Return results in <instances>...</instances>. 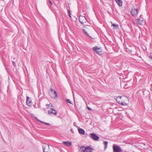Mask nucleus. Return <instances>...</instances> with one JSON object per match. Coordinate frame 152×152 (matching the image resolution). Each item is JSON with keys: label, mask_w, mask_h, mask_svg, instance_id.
Segmentation results:
<instances>
[{"label": "nucleus", "mask_w": 152, "mask_h": 152, "mask_svg": "<svg viewBox=\"0 0 152 152\" xmlns=\"http://www.w3.org/2000/svg\"><path fill=\"white\" fill-rule=\"evenodd\" d=\"M89 136L95 141H96L99 139V137L94 133H91Z\"/></svg>", "instance_id": "f257e3e1"}, {"label": "nucleus", "mask_w": 152, "mask_h": 152, "mask_svg": "<svg viewBox=\"0 0 152 152\" xmlns=\"http://www.w3.org/2000/svg\"><path fill=\"white\" fill-rule=\"evenodd\" d=\"M121 96L117 97L116 99V101L119 104L123 105H126L127 104L124 102L121 101Z\"/></svg>", "instance_id": "f03ea898"}, {"label": "nucleus", "mask_w": 152, "mask_h": 152, "mask_svg": "<svg viewBox=\"0 0 152 152\" xmlns=\"http://www.w3.org/2000/svg\"><path fill=\"white\" fill-rule=\"evenodd\" d=\"M79 20L80 23L82 24H83L84 23H86L87 21L86 18L83 16L80 15Z\"/></svg>", "instance_id": "7ed1b4c3"}, {"label": "nucleus", "mask_w": 152, "mask_h": 152, "mask_svg": "<svg viewBox=\"0 0 152 152\" xmlns=\"http://www.w3.org/2000/svg\"><path fill=\"white\" fill-rule=\"evenodd\" d=\"M138 13V10L134 8H132L131 12L132 15L134 17L136 16Z\"/></svg>", "instance_id": "20e7f679"}, {"label": "nucleus", "mask_w": 152, "mask_h": 152, "mask_svg": "<svg viewBox=\"0 0 152 152\" xmlns=\"http://www.w3.org/2000/svg\"><path fill=\"white\" fill-rule=\"evenodd\" d=\"M113 148L114 152H121V149L118 146L113 145Z\"/></svg>", "instance_id": "39448f33"}, {"label": "nucleus", "mask_w": 152, "mask_h": 152, "mask_svg": "<svg viewBox=\"0 0 152 152\" xmlns=\"http://www.w3.org/2000/svg\"><path fill=\"white\" fill-rule=\"evenodd\" d=\"M49 93L51 97L55 99L57 98L58 96L56 91H54V92H50Z\"/></svg>", "instance_id": "423d86ee"}, {"label": "nucleus", "mask_w": 152, "mask_h": 152, "mask_svg": "<svg viewBox=\"0 0 152 152\" xmlns=\"http://www.w3.org/2000/svg\"><path fill=\"white\" fill-rule=\"evenodd\" d=\"M93 50L98 54H99L101 52V50L100 48L98 47L97 46H95L92 48Z\"/></svg>", "instance_id": "0eeeda50"}, {"label": "nucleus", "mask_w": 152, "mask_h": 152, "mask_svg": "<svg viewBox=\"0 0 152 152\" xmlns=\"http://www.w3.org/2000/svg\"><path fill=\"white\" fill-rule=\"evenodd\" d=\"M48 113L49 114H54L55 115H56L57 114V112L55 110L53 109V108H50V110L48 111Z\"/></svg>", "instance_id": "6e6552de"}, {"label": "nucleus", "mask_w": 152, "mask_h": 152, "mask_svg": "<svg viewBox=\"0 0 152 152\" xmlns=\"http://www.w3.org/2000/svg\"><path fill=\"white\" fill-rule=\"evenodd\" d=\"M26 103L28 106H30L32 104L31 101L30 100L28 96L26 97Z\"/></svg>", "instance_id": "1a4fd4ad"}, {"label": "nucleus", "mask_w": 152, "mask_h": 152, "mask_svg": "<svg viewBox=\"0 0 152 152\" xmlns=\"http://www.w3.org/2000/svg\"><path fill=\"white\" fill-rule=\"evenodd\" d=\"M93 149L89 146H88L86 147L85 149V152H92Z\"/></svg>", "instance_id": "9d476101"}, {"label": "nucleus", "mask_w": 152, "mask_h": 152, "mask_svg": "<svg viewBox=\"0 0 152 152\" xmlns=\"http://www.w3.org/2000/svg\"><path fill=\"white\" fill-rule=\"evenodd\" d=\"M137 23L140 25H142L144 23V21L142 19H137Z\"/></svg>", "instance_id": "9b49d317"}, {"label": "nucleus", "mask_w": 152, "mask_h": 152, "mask_svg": "<svg viewBox=\"0 0 152 152\" xmlns=\"http://www.w3.org/2000/svg\"><path fill=\"white\" fill-rule=\"evenodd\" d=\"M115 1L119 6H122L123 4V2L121 0H115Z\"/></svg>", "instance_id": "f8f14e48"}, {"label": "nucleus", "mask_w": 152, "mask_h": 152, "mask_svg": "<svg viewBox=\"0 0 152 152\" xmlns=\"http://www.w3.org/2000/svg\"><path fill=\"white\" fill-rule=\"evenodd\" d=\"M63 143L67 146H69L72 145L71 142L67 141H64L63 142Z\"/></svg>", "instance_id": "ddd939ff"}, {"label": "nucleus", "mask_w": 152, "mask_h": 152, "mask_svg": "<svg viewBox=\"0 0 152 152\" xmlns=\"http://www.w3.org/2000/svg\"><path fill=\"white\" fill-rule=\"evenodd\" d=\"M78 131L80 134H84L85 133L84 130L80 128L78 129Z\"/></svg>", "instance_id": "4468645a"}, {"label": "nucleus", "mask_w": 152, "mask_h": 152, "mask_svg": "<svg viewBox=\"0 0 152 152\" xmlns=\"http://www.w3.org/2000/svg\"><path fill=\"white\" fill-rule=\"evenodd\" d=\"M49 145L48 144H46V143L45 144V145L44 146H42L43 150V152H49L48 151H45L46 148V147H49Z\"/></svg>", "instance_id": "2eb2a0df"}, {"label": "nucleus", "mask_w": 152, "mask_h": 152, "mask_svg": "<svg viewBox=\"0 0 152 152\" xmlns=\"http://www.w3.org/2000/svg\"><path fill=\"white\" fill-rule=\"evenodd\" d=\"M86 147L84 146H82L80 147V152H85V151L84 150L85 149Z\"/></svg>", "instance_id": "dca6fc26"}, {"label": "nucleus", "mask_w": 152, "mask_h": 152, "mask_svg": "<svg viewBox=\"0 0 152 152\" xmlns=\"http://www.w3.org/2000/svg\"><path fill=\"white\" fill-rule=\"evenodd\" d=\"M37 121H39V122H40V123H41L44 124H45L46 125H47L48 126H50V124L49 123L45 122H43L42 121H41L39 119H38Z\"/></svg>", "instance_id": "f3484780"}, {"label": "nucleus", "mask_w": 152, "mask_h": 152, "mask_svg": "<svg viewBox=\"0 0 152 152\" xmlns=\"http://www.w3.org/2000/svg\"><path fill=\"white\" fill-rule=\"evenodd\" d=\"M112 26H113L114 28H115V29H117L118 28V25L117 24L113 23L112 24Z\"/></svg>", "instance_id": "a211bd4d"}, {"label": "nucleus", "mask_w": 152, "mask_h": 152, "mask_svg": "<svg viewBox=\"0 0 152 152\" xmlns=\"http://www.w3.org/2000/svg\"><path fill=\"white\" fill-rule=\"evenodd\" d=\"M104 149H105L107 147L108 142L107 141H105L104 142Z\"/></svg>", "instance_id": "6ab92c4d"}, {"label": "nucleus", "mask_w": 152, "mask_h": 152, "mask_svg": "<svg viewBox=\"0 0 152 152\" xmlns=\"http://www.w3.org/2000/svg\"><path fill=\"white\" fill-rule=\"evenodd\" d=\"M83 32L86 35L88 36V34L86 31L85 29H83L82 30Z\"/></svg>", "instance_id": "aec40b11"}, {"label": "nucleus", "mask_w": 152, "mask_h": 152, "mask_svg": "<svg viewBox=\"0 0 152 152\" xmlns=\"http://www.w3.org/2000/svg\"><path fill=\"white\" fill-rule=\"evenodd\" d=\"M66 100L68 102L70 103V104H72V103L71 102V100L69 99H66Z\"/></svg>", "instance_id": "412c9836"}, {"label": "nucleus", "mask_w": 152, "mask_h": 152, "mask_svg": "<svg viewBox=\"0 0 152 152\" xmlns=\"http://www.w3.org/2000/svg\"><path fill=\"white\" fill-rule=\"evenodd\" d=\"M87 109L89 110H90V111H91L92 110V109L90 108V107H87Z\"/></svg>", "instance_id": "4be33fe9"}, {"label": "nucleus", "mask_w": 152, "mask_h": 152, "mask_svg": "<svg viewBox=\"0 0 152 152\" xmlns=\"http://www.w3.org/2000/svg\"><path fill=\"white\" fill-rule=\"evenodd\" d=\"M149 58L152 59V54H150L149 55Z\"/></svg>", "instance_id": "5701e85b"}, {"label": "nucleus", "mask_w": 152, "mask_h": 152, "mask_svg": "<svg viewBox=\"0 0 152 152\" xmlns=\"http://www.w3.org/2000/svg\"><path fill=\"white\" fill-rule=\"evenodd\" d=\"M73 125L74 126H75V127H76L77 126H76V122H74L73 123Z\"/></svg>", "instance_id": "b1692460"}, {"label": "nucleus", "mask_w": 152, "mask_h": 152, "mask_svg": "<svg viewBox=\"0 0 152 152\" xmlns=\"http://www.w3.org/2000/svg\"><path fill=\"white\" fill-rule=\"evenodd\" d=\"M51 92H54V91H56L55 90H54L53 89L51 88Z\"/></svg>", "instance_id": "393cba45"}, {"label": "nucleus", "mask_w": 152, "mask_h": 152, "mask_svg": "<svg viewBox=\"0 0 152 152\" xmlns=\"http://www.w3.org/2000/svg\"><path fill=\"white\" fill-rule=\"evenodd\" d=\"M69 16L70 17H71V16L70 15V11L69 10Z\"/></svg>", "instance_id": "a878e982"}, {"label": "nucleus", "mask_w": 152, "mask_h": 152, "mask_svg": "<svg viewBox=\"0 0 152 152\" xmlns=\"http://www.w3.org/2000/svg\"><path fill=\"white\" fill-rule=\"evenodd\" d=\"M49 2H50V4H51V5H53L52 2L50 0H49Z\"/></svg>", "instance_id": "bb28decb"}, {"label": "nucleus", "mask_w": 152, "mask_h": 152, "mask_svg": "<svg viewBox=\"0 0 152 152\" xmlns=\"http://www.w3.org/2000/svg\"><path fill=\"white\" fill-rule=\"evenodd\" d=\"M12 64H13V65H15V62H14V61H12Z\"/></svg>", "instance_id": "cd10ccee"}, {"label": "nucleus", "mask_w": 152, "mask_h": 152, "mask_svg": "<svg viewBox=\"0 0 152 152\" xmlns=\"http://www.w3.org/2000/svg\"><path fill=\"white\" fill-rule=\"evenodd\" d=\"M50 105H52V104H49L48 106H49Z\"/></svg>", "instance_id": "c85d7f7f"}, {"label": "nucleus", "mask_w": 152, "mask_h": 152, "mask_svg": "<svg viewBox=\"0 0 152 152\" xmlns=\"http://www.w3.org/2000/svg\"><path fill=\"white\" fill-rule=\"evenodd\" d=\"M48 105V104H46V106H47Z\"/></svg>", "instance_id": "c756f323"}]
</instances>
